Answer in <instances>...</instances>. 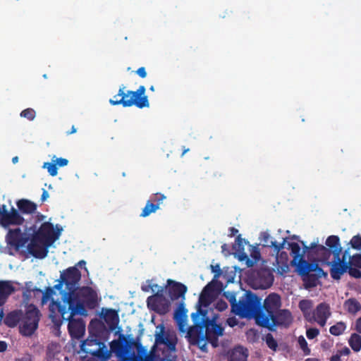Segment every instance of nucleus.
<instances>
[{"label":"nucleus","mask_w":361,"mask_h":361,"mask_svg":"<svg viewBox=\"0 0 361 361\" xmlns=\"http://www.w3.org/2000/svg\"><path fill=\"white\" fill-rule=\"evenodd\" d=\"M39 320L38 310L33 305H29L20 322V333L23 336H31L37 329Z\"/></svg>","instance_id":"obj_7"},{"label":"nucleus","mask_w":361,"mask_h":361,"mask_svg":"<svg viewBox=\"0 0 361 361\" xmlns=\"http://www.w3.org/2000/svg\"><path fill=\"white\" fill-rule=\"evenodd\" d=\"M232 231H233V233H237V232H238V230H235V229H233V228L232 229Z\"/></svg>","instance_id":"obj_64"},{"label":"nucleus","mask_w":361,"mask_h":361,"mask_svg":"<svg viewBox=\"0 0 361 361\" xmlns=\"http://www.w3.org/2000/svg\"><path fill=\"white\" fill-rule=\"evenodd\" d=\"M81 349L86 353H89L100 359L102 361H106L111 357V352L106 346L95 339L88 338L81 345Z\"/></svg>","instance_id":"obj_8"},{"label":"nucleus","mask_w":361,"mask_h":361,"mask_svg":"<svg viewBox=\"0 0 361 361\" xmlns=\"http://www.w3.org/2000/svg\"><path fill=\"white\" fill-rule=\"evenodd\" d=\"M346 329L345 323L340 322H337L335 325L332 326L329 331L332 335L339 336L342 334Z\"/></svg>","instance_id":"obj_35"},{"label":"nucleus","mask_w":361,"mask_h":361,"mask_svg":"<svg viewBox=\"0 0 361 361\" xmlns=\"http://www.w3.org/2000/svg\"><path fill=\"white\" fill-rule=\"evenodd\" d=\"M350 244L353 248L361 250V236L359 235L353 236L350 241Z\"/></svg>","instance_id":"obj_40"},{"label":"nucleus","mask_w":361,"mask_h":361,"mask_svg":"<svg viewBox=\"0 0 361 361\" xmlns=\"http://www.w3.org/2000/svg\"><path fill=\"white\" fill-rule=\"evenodd\" d=\"M174 319L177 322L179 330L187 334V331L190 328L188 326L187 321H188V310L183 305H180L174 314Z\"/></svg>","instance_id":"obj_19"},{"label":"nucleus","mask_w":361,"mask_h":361,"mask_svg":"<svg viewBox=\"0 0 361 361\" xmlns=\"http://www.w3.org/2000/svg\"><path fill=\"white\" fill-rule=\"evenodd\" d=\"M260 240L264 246H270L275 248L276 251H280L281 249L283 248L284 245L287 242L285 238L283 239L282 243H278L276 241H273L270 234L265 231L260 234Z\"/></svg>","instance_id":"obj_26"},{"label":"nucleus","mask_w":361,"mask_h":361,"mask_svg":"<svg viewBox=\"0 0 361 361\" xmlns=\"http://www.w3.org/2000/svg\"><path fill=\"white\" fill-rule=\"evenodd\" d=\"M75 132H76L75 128L74 127H73V128H72V132H71V133H75Z\"/></svg>","instance_id":"obj_61"},{"label":"nucleus","mask_w":361,"mask_h":361,"mask_svg":"<svg viewBox=\"0 0 361 361\" xmlns=\"http://www.w3.org/2000/svg\"><path fill=\"white\" fill-rule=\"evenodd\" d=\"M298 343L300 345V348L305 355H309L310 353V349L308 348L307 343L304 336H299L298 339Z\"/></svg>","instance_id":"obj_39"},{"label":"nucleus","mask_w":361,"mask_h":361,"mask_svg":"<svg viewBox=\"0 0 361 361\" xmlns=\"http://www.w3.org/2000/svg\"><path fill=\"white\" fill-rule=\"evenodd\" d=\"M292 321L290 313L287 310H283L280 312L276 323L285 326L288 325Z\"/></svg>","instance_id":"obj_33"},{"label":"nucleus","mask_w":361,"mask_h":361,"mask_svg":"<svg viewBox=\"0 0 361 361\" xmlns=\"http://www.w3.org/2000/svg\"><path fill=\"white\" fill-rule=\"evenodd\" d=\"M281 307V298L279 295L270 294L264 300V309L271 313L276 312Z\"/></svg>","instance_id":"obj_23"},{"label":"nucleus","mask_w":361,"mask_h":361,"mask_svg":"<svg viewBox=\"0 0 361 361\" xmlns=\"http://www.w3.org/2000/svg\"><path fill=\"white\" fill-rule=\"evenodd\" d=\"M61 279L67 286L77 283L80 279V273L75 267H71L61 275Z\"/></svg>","instance_id":"obj_22"},{"label":"nucleus","mask_w":361,"mask_h":361,"mask_svg":"<svg viewBox=\"0 0 361 361\" xmlns=\"http://www.w3.org/2000/svg\"><path fill=\"white\" fill-rule=\"evenodd\" d=\"M227 303L222 300H218L215 304L216 309L219 311L225 310L227 308Z\"/></svg>","instance_id":"obj_47"},{"label":"nucleus","mask_w":361,"mask_h":361,"mask_svg":"<svg viewBox=\"0 0 361 361\" xmlns=\"http://www.w3.org/2000/svg\"><path fill=\"white\" fill-rule=\"evenodd\" d=\"M313 303L310 300H302L299 303V307L302 312L305 318L309 321L312 314V308Z\"/></svg>","instance_id":"obj_31"},{"label":"nucleus","mask_w":361,"mask_h":361,"mask_svg":"<svg viewBox=\"0 0 361 361\" xmlns=\"http://www.w3.org/2000/svg\"><path fill=\"white\" fill-rule=\"evenodd\" d=\"M349 344L352 349L355 352H358L361 349V337L360 336L353 334L349 340Z\"/></svg>","instance_id":"obj_32"},{"label":"nucleus","mask_w":361,"mask_h":361,"mask_svg":"<svg viewBox=\"0 0 361 361\" xmlns=\"http://www.w3.org/2000/svg\"><path fill=\"white\" fill-rule=\"evenodd\" d=\"M63 228L57 224L54 226L49 222L43 223L36 231L29 245L30 252L37 258H44L47 255V248L59 239Z\"/></svg>","instance_id":"obj_3"},{"label":"nucleus","mask_w":361,"mask_h":361,"mask_svg":"<svg viewBox=\"0 0 361 361\" xmlns=\"http://www.w3.org/2000/svg\"><path fill=\"white\" fill-rule=\"evenodd\" d=\"M20 116L33 120L35 117V111L32 109H27L20 113Z\"/></svg>","instance_id":"obj_42"},{"label":"nucleus","mask_w":361,"mask_h":361,"mask_svg":"<svg viewBox=\"0 0 361 361\" xmlns=\"http://www.w3.org/2000/svg\"><path fill=\"white\" fill-rule=\"evenodd\" d=\"M7 348V344L4 341H0V352H4Z\"/></svg>","instance_id":"obj_53"},{"label":"nucleus","mask_w":361,"mask_h":361,"mask_svg":"<svg viewBox=\"0 0 361 361\" xmlns=\"http://www.w3.org/2000/svg\"><path fill=\"white\" fill-rule=\"evenodd\" d=\"M6 240L8 244L18 247L24 246L27 243L28 238L26 234L22 233L19 228H16L9 230L6 235Z\"/></svg>","instance_id":"obj_16"},{"label":"nucleus","mask_w":361,"mask_h":361,"mask_svg":"<svg viewBox=\"0 0 361 361\" xmlns=\"http://www.w3.org/2000/svg\"><path fill=\"white\" fill-rule=\"evenodd\" d=\"M330 361H341V356L338 353H336L331 357Z\"/></svg>","instance_id":"obj_55"},{"label":"nucleus","mask_w":361,"mask_h":361,"mask_svg":"<svg viewBox=\"0 0 361 361\" xmlns=\"http://www.w3.org/2000/svg\"><path fill=\"white\" fill-rule=\"evenodd\" d=\"M328 264H331V274L335 279H339L344 273L348 271L350 275L354 278L361 277V271L359 268L353 267L350 265L345 264L344 262H329L327 259H324Z\"/></svg>","instance_id":"obj_11"},{"label":"nucleus","mask_w":361,"mask_h":361,"mask_svg":"<svg viewBox=\"0 0 361 361\" xmlns=\"http://www.w3.org/2000/svg\"><path fill=\"white\" fill-rule=\"evenodd\" d=\"M319 334V331L315 328H310L306 331V336L309 339H313L316 338Z\"/></svg>","instance_id":"obj_45"},{"label":"nucleus","mask_w":361,"mask_h":361,"mask_svg":"<svg viewBox=\"0 0 361 361\" xmlns=\"http://www.w3.org/2000/svg\"><path fill=\"white\" fill-rule=\"evenodd\" d=\"M331 316V311L329 306L325 303L319 304L312 312L311 318L309 322H317L321 326H324L327 319Z\"/></svg>","instance_id":"obj_14"},{"label":"nucleus","mask_w":361,"mask_h":361,"mask_svg":"<svg viewBox=\"0 0 361 361\" xmlns=\"http://www.w3.org/2000/svg\"><path fill=\"white\" fill-rule=\"evenodd\" d=\"M48 197H49V193L47 192V191H46L45 190H44L43 193H42V200L43 201H44V200H46Z\"/></svg>","instance_id":"obj_56"},{"label":"nucleus","mask_w":361,"mask_h":361,"mask_svg":"<svg viewBox=\"0 0 361 361\" xmlns=\"http://www.w3.org/2000/svg\"><path fill=\"white\" fill-rule=\"evenodd\" d=\"M176 337L174 334H168L166 336H157L156 343L157 344H164L171 352H174L176 345Z\"/></svg>","instance_id":"obj_25"},{"label":"nucleus","mask_w":361,"mask_h":361,"mask_svg":"<svg viewBox=\"0 0 361 361\" xmlns=\"http://www.w3.org/2000/svg\"><path fill=\"white\" fill-rule=\"evenodd\" d=\"M212 343L214 346H216V343L215 342L212 341Z\"/></svg>","instance_id":"obj_63"},{"label":"nucleus","mask_w":361,"mask_h":361,"mask_svg":"<svg viewBox=\"0 0 361 361\" xmlns=\"http://www.w3.org/2000/svg\"><path fill=\"white\" fill-rule=\"evenodd\" d=\"M345 264L350 265L353 267L361 268V255H355L351 257L348 252L345 251L342 260Z\"/></svg>","instance_id":"obj_28"},{"label":"nucleus","mask_w":361,"mask_h":361,"mask_svg":"<svg viewBox=\"0 0 361 361\" xmlns=\"http://www.w3.org/2000/svg\"><path fill=\"white\" fill-rule=\"evenodd\" d=\"M247 350L238 345L228 352V361H247Z\"/></svg>","instance_id":"obj_20"},{"label":"nucleus","mask_w":361,"mask_h":361,"mask_svg":"<svg viewBox=\"0 0 361 361\" xmlns=\"http://www.w3.org/2000/svg\"><path fill=\"white\" fill-rule=\"evenodd\" d=\"M305 361H319V360L315 358H308V359L305 360Z\"/></svg>","instance_id":"obj_59"},{"label":"nucleus","mask_w":361,"mask_h":361,"mask_svg":"<svg viewBox=\"0 0 361 361\" xmlns=\"http://www.w3.org/2000/svg\"><path fill=\"white\" fill-rule=\"evenodd\" d=\"M156 197H157L158 203L157 204H154L150 201H148L142 212V216L146 217L150 214L155 212L159 208L161 202L166 198L164 195L161 194H157Z\"/></svg>","instance_id":"obj_27"},{"label":"nucleus","mask_w":361,"mask_h":361,"mask_svg":"<svg viewBox=\"0 0 361 361\" xmlns=\"http://www.w3.org/2000/svg\"><path fill=\"white\" fill-rule=\"evenodd\" d=\"M246 244L247 242L244 239L238 237L236 239V243L234 246V249L235 250V255H237L239 260L245 261L246 262V264L248 267H252L254 263H255L259 259L260 254L257 247L249 245V250L252 258V259L250 260L248 258L246 252L244 251V245Z\"/></svg>","instance_id":"obj_9"},{"label":"nucleus","mask_w":361,"mask_h":361,"mask_svg":"<svg viewBox=\"0 0 361 361\" xmlns=\"http://www.w3.org/2000/svg\"><path fill=\"white\" fill-rule=\"evenodd\" d=\"M202 311L205 312V322L204 324L202 326L203 329L205 331L204 332L210 337L212 334L216 336H222L224 333V329L221 326L216 324L214 322L208 323V319L207 318V311L204 310L202 308Z\"/></svg>","instance_id":"obj_21"},{"label":"nucleus","mask_w":361,"mask_h":361,"mask_svg":"<svg viewBox=\"0 0 361 361\" xmlns=\"http://www.w3.org/2000/svg\"><path fill=\"white\" fill-rule=\"evenodd\" d=\"M273 281V276L269 272H263L256 279L254 288L267 289L272 285Z\"/></svg>","instance_id":"obj_24"},{"label":"nucleus","mask_w":361,"mask_h":361,"mask_svg":"<svg viewBox=\"0 0 361 361\" xmlns=\"http://www.w3.org/2000/svg\"><path fill=\"white\" fill-rule=\"evenodd\" d=\"M147 305L152 310L164 314L169 307V301L162 294H154L147 300Z\"/></svg>","instance_id":"obj_13"},{"label":"nucleus","mask_w":361,"mask_h":361,"mask_svg":"<svg viewBox=\"0 0 361 361\" xmlns=\"http://www.w3.org/2000/svg\"><path fill=\"white\" fill-rule=\"evenodd\" d=\"M219 276V274H216L214 279L202 290L199 298L197 312L192 314L194 326L190 327L186 334L189 342L192 345H197L202 351L206 350L207 341L210 339V336L203 329L205 312L202 311V307H208L219 293L218 290L215 288V280Z\"/></svg>","instance_id":"obj_2"},{"label":"nucleus","mask_w":361,"mask_h":361,"mask_svg":"<svg viewBox=\"0 0 361 361\" xmlns=\"http://www.w3.org/2000/svg\"><path fill=\"white\" fill-rule=\"evenodd\" d=\"M24 222V219L18 213V212L11 208L10 210L7 209L6 205H3L0 211V225L5 228H9L11 226L22 225Z\"/></svg>","instance_id":"obj_10"},{"label":"nucleus","mask_w":361,"mask_h":361,"mask_svg":"<svg viewBox=\"0 0 361 361\" xmlns=\"http://www.w3.org/2000/svg\"><path fill=\"white\" fill-rule=\"evenodd\" d=\"M260 304L261 299L254 294L246 293L245 296L238 303L232 305V312L241 317L250 318L254 317Z\"/></svg>","instance_id":"obj_6"},{"label":"nucleus","mask_w":361,"mask_h":361,"mask_svg":"<svg viewBox=\"0 0 361 361\" xmlns=\"http://www.w3.org/2000/svg\"><path fill=\"white\" fill-rule=\"evenodd\" d=\"M166 288L168 289L169 293L172 300L184 297L187 291V287L185 285L171 279L167 280V285Z\"/></svg>","instance_id":"obj_17"},{"label":"nucleus","mask_w":361,"mask_h":361,"mask_svg":"<svg viewBox=\"0 0 361 361\" xmlns=\"http://www.w3.org/2000/svg\"><path fill=\"white\" fill-rule=\"evenodd\" d=\"M355 326L357 331L361 333V317L357 320Z\"/></svg>","instance_id":"obj_54"},{"label":"nucleus","mask_w":361,"mask_h":361,"mask_svg":"<svg viewBox=\"0 0 361 361\" xmlns=\"http://www.w3.org/2000/svg\"><path fill=\"white\" fill-rule=\"evenodd\" d=\"M142 289L146 292L151 290L154 294H162L164 291V288L157 284L145 285L142 286Z\"/></svg>","instance_id":"obj_36"},{"label":"nucleus","mask_w":361,"mask_h":361,"mask_svg":"<svg viewBox=\"0 0 361 361\" xmlns=\"http://www.w3.org/2000/svg\"><path fill=\"white\" fill-rule=\"evenodd\" d=\"M17 206L20 211L24 214H32L37 209V206L35 203L27 200H19L17 202Z\"/></svg>","instance_id":"obj_29"},{"label":"nucleus","mask_w":361,"mask_h":361,"mask_svg":"<svg viewBox=\"0 0 361 361\" xmlns=\"http://www.w3.org/2000/svg\"><path fill=\"white\" fill-rule=\"evenodd\" d=\"M56 288H47L42 299V303L45 304L51 301L49 310L50 317L54 320V314L59 312L62 318L68 320V330L71 336L75 338L82 336L85 332V324L80 319H75V315H87L85 307L92 308L97 302V293L92 288L85 287L75 289L71 293H62L61 300L54 290Z\"/></svg>","instance_id":"obj_1"},{"label":"nucleus","mask_w":361,"mask_h":361,"mask_svg":"<svg viewBox=\"0 0 361 361\" xmlns=\"http://www.w3.org/2000/svg\"><path fill=\"white\" fill-rule=\"evenodd\" d=\"M318 243V239L312 243L310 246H307L304 242L302 241L301 244L303 246L302 249L298 243H288V247L290 249L291 254L293 257V259L292 260L291 264L293 267H295V269L299 274L305 276L313 270L312 265L303 259V256L306 250L316 247Z\"/></svg>","instance_id":"obj_4"},{"label":"nucleus","mask_w":361,"mask_h":361,"mask_svg":"<svg viewBox=\"0 0 361 361\" xmlns=\"http://www.w3.org/2000/svg\"><path fill=\"white\" fill-rule=\"evenodd\" d=\"M273 269L280 274H286L289 270L288 255L286 252L277 251L275 262H273Z\"/></svg>","instance_id":"obj_18"},{"label":"nucleus","mask_w":361,"mask_h":361,"mask_svg":"<svg viewBox=\"0 0 361 361\" xmlns=\"http://www.w3.org/2000/svg\"><path fill=\"white\" fill-rule=\"evenodd\" d=\"M51 161L59 167L66 166L68 164V159L65 158H57L56 156H53Z\"/></svg>","instance_id":"obj_43"},{"label":"nucleus","mask_w":361,"mask_h":361,"mask_svg":"<svg viewBox=\"0 0 361 361\" xmlns=\"http://www.w3.org/2000/svg\"><path fill=\"white\" fill-rule=\"evenodd\" d=\"M137 73L142 78H145L147 76V72L144 67H141L137 69Z\"/></svg>","instance_id":"obj_52"},{"label":"nucleus","mask_w":361,"mask_h":361,"mask_svg":"<svg viewBox=\"0 0 361 361\" xmlns=\"http://www.w3.org/2000/svg\"><path fill=\"white\" fill-rule=\"evenodd\" d=\"M256 323L262 327L273 330L276 325V319L274 314L265 309H262L255 312L254 315Z\"/></svg>","instance_id":"obj_12"},{"label":"nucleus","mask_w":361,"mask_h":361,"mask_svg":"<svg viewBox=\"0 0 361 361\" xmlns=\"http://www.w3.org/2000/svg\"><path fill=\"white\" fill-rule=\"evenodd\" d=\"M224 295L229 300V301L231 302V305L233 304V303H236L235 302V293H230V292H226L224 293Z\"/></svg>","instance_id":"obj_48"},{"label":"nucleus","mask_w":361,"mask_h":361,"mask_svg":"<svg viewBox=\"0 0 361 361\" xmlns=\"http://www.w3.org/2000/svg\"><path fill=\"white\" fill-rule=\"evenodd\" d=\"M59 351L60 346L57 344H51L48 348L49 355L51 356L52 355L53 357H54L56 354L59 353Z\"/></svg>","instance_id":"obj_46"},{"label":"nucleus","mask_w":361,"mask_h":361,"mask_svg":"<svg viewBox=\"0 0 361 361\" xmlns=\"http://www.w3.org/2000/svg\"><path fill=\"white\" fill-rule=\"evenodd\" d=\"M149 89H150V90H152V91H154V86H151Z\"/></svg>","instance_id":"obj_62"},{"label":"nucleus","mask_w":361,"mask_h":361,"mask_svg":"<svg viewBox=\"0 0 361 361\" xmlns=\"http://www.w3.org/2000/svg\"><path fill=\"white\" fill-rule=\"evenodd\" d=\"M12 161L13 164H16L18 161V157H15L12 159Z\"/></svg>","instance_id":"obj_57"},{"label":"nucleus","mask_w":361,"mask_h":361,"mask_svg":"<svg viewBox=\"0 0 361 361\" xmlns=\"http://www.w3.org/2000/svg\"><path fill=\"white\" fill-rule=\"evenodd\" d=\"M145 94V87L142 85L140 86L137 91H128L127 93H124L123 88H121L118 96H121V99H110L109 102L112 105L122 104L123 106L135 105L139 108L148 107L149 104Z\"/></svg>","instance_id":"obj_5"},{"label":"nucleus","mask_w":361,"mask_h":361,"mask_svg":"<svg viewBox=\"0 0 361 361\" xmlns=\"http://www.w3.org/2000/svg\"><path fill=\"white\" fill-rule=\"evenodd\" d=\"M121 341H114L111 343V349L113 352H114L118 357H122V352L120 351L118 348L120 346Z\"/></svg>","instance_id":"obj_44"},{"label":"nucleus","mask_w":361,"mask_h":361,"mask_svg":"<svg viewBox=\"0 0 361 361\" xmlns=\"http://www.w3.org/2000/svg\"><path fill=\"white\" fill-rule=\"evenodd\" d=\"M345 308L350 313H355L360 309V305L356 300L349 299L345 302Z\"/></svg>","instance_id":"obj_34"},{"label":"nucleus","mask_w":361,"mask_h":361,"mask_svg":"<svg viewBox=\"0 0 361 361\" xmlns=\"http://www.w3.org/2000/svg\"><path fill=\"white\" fill-rule=\"evenodd\" d=\"M105 321L110 325H114L118 322V315L116 310L112 309H103L102 311Z\"/></svg>","instance_id":"obj_30"},{"label":"nucleus","mask_w":361,"mask_h":361,"mask_svg":"<svg viewBox=\"0 0 361 361\" xmlns=\"http://www.w3.org/2000/svg\"><path fill=\"white\" fill-rule=\"evenodd\" d=\"M267 345L271 350H275L277 348V343L271 334H267L265 338Z\"/></svg>","instance_id":"obj_41"},{"label":"nucleus","mask_w":361,"mask_h":361,"mask_svg":"<svg viewBox=\"0 0 361 361\" xmlns=\"http://www.w3.org/2000/svg\"><path fill=\"white\" fill-rule=\"evenodd\" d=\"M350 352V350L347 347H344V348H341V350H338L336 353L340 355V356H343V355L347 356L349 355Z\"/></svg>","instance_id":"obj_50"},{"label":"nucleus","mask_w":361,"mask_h":361,"mask_svg":"<svg viewBox=\"0 0 361 361\" xmlns=\"http://www.w3.org/2000/svg\"><path fill=\"white\" fill-rule=\"evenodd\" d=\"M42 168L47 169L49 173L51 176H56L58 173V169L56 164L53 161L51 162H44Z\"/></svg>","instance_id":"obj_38"},{"label":"nucleus","mask_w":361,"mask_h":361,"mask_svg":"<svg viewBox=\"0 0 361 361\" xmlns=\"http://www.w3.org/2000/svg\"><path fill=\"white\" fill-rule=\"evenodd\" d=\"M18 314L17 312H11L5 319V324L8 326L13 327L17 324L18 321Z\"/></svg>","instance_id":"obj_37"},{"label":"nucleus","mask_w":361,"mask_h":361,"mask_svg":"<svg viewBox=\"0 0 361 361\" xmlns=\"http://www.w3.org/2000/svg\"><path fill=\"white\" fill-rule=\"evenodd\" d=\"M326 245L331 250V252H330L323 245L320 246V249L329 255H331L332 253L334 255V259H336L334 262H339V256L341 252V246L340 244L339 238L337 235L329 236L326 240Z\"/></svg>","instance_id":"obj_15"},{"label":"nucleus","mask_w":361,"mask_h":361,"mask_svg":"<svg viewBox=\"0 0 361 361\" xmlns=\"http://www.w3.org/2000/svg\"><path fill=\"white\" fill-rule=\"evenodd\" d=\"M227 324L233 327L238 324V321L235 317H230L227 319Z\"/></svg>","instance_id":"obj_51"},{"label":"nucleus","mask_w":361,"mask_h":361,"mask_svg":"<svg viewBox=\"0 0 361 361\" xmlns=\"http://www.w3.org/2000/svg\"><path fill=\"white\" fill-rule=\"evenodd\" d=\"M16 361H33V359L32 355L26 354L19 358H17Z\"/></svg>","instance_id":"obj_49"},{"label":"nucleus","mask_w":361,"mask_h":361,"mask_svg":"<svg viewBox=\"0 0 361 361\" xmlns=\"http://www.w3.org/2000/svg\"><path fill=\"white\" fill-rule=\"evenodd\" d=\"M78 264L80 265V266L85 265V262L84 260H81V261H80L78 262Z\"/></svg>","instance_id":"obj_58"},{"label":"nucleus","mask_w":361,"mask_h":361,"mask_svg":"<svg viewBox=\"0 0 361 361\" xmlns=\"http://www.w3.org/2000/svg\"><path fill=\"white\" fill-rule=\"evenodd\" d=\"M121 361H134V360L132 359H129V358H123Z\"/></svg>","instance_id":"obj_60"}]
</instances>
